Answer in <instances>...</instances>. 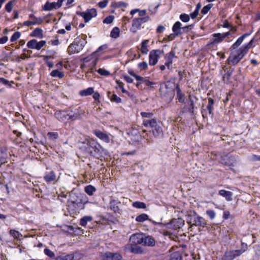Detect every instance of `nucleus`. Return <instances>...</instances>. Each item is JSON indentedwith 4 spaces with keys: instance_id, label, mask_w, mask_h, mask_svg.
<instances>
[{
    "instance_id": "obj_1",
    "label": "nucleus",
    "mask_w": 260,
    "mask_h": 260,
    "mask_svg": "<svg viewBox=\"0 0 260 260\" xmlns=\"http://www.w3.org/2000/svg\"><path fill=\"white\" fill-rule=\"evenodd\" d=\"M142 124L146 127L149 128L150 132L152 133V135L156 138H161L164 134L160 122L157 119L143 120Z\"/></svg>"
},
{
    "instance_id": "obj_2",
    "label": "nucleus",
    "mask_w": 260,
    "mask_h": 260,
    "mask_svg": "<svg viewBox=\"0 0 260 260\" xmlns=\"http://www.w3.org/2000/svg\"><path fill=\"white\" fill-rule=\"evenodd\" d=\"M87 151L95 157L99 158L102 156L105 149L96 141L91 140L88 142Z\"/></svg>"
},
{
    "instance_id": "obj_3",
    "label": "nucleus",
    "mask_w": 260,
    "mask_h": 260,
    "mask_svg": "<svg viewBox=\"0 0 260 260\" xmlns=\"http://www.w3.org/2000/svg\"><path fill=\"white\" fill-rule=\"evenodd\" d=\"M186 221L188 224L190 225L191 227L194 225L205 228L207 225L206 219L203 217L198 215L194 211L187 215Z\"/></svg>"
},
{
    "instance_id": "obj_4",
    "label": "nucleus",
    "mask_w": 260,
    "mask_h": 260,
    "mask_svg": "<svg viewBox=\"0 0 260 260\" xmlns=\"http://www.w3.org/2000/svg\"><path fill=\"white\" fill-rule=\"evenodd\" d=\"M172 85L175 86L174 83L169 81L166 83L160 84L159 91L161 96L166 98L170 101H171L174 95V90L172 87Z\"/></svg>"
},
{
    "instance_id": "obj_5",
    "label": "nucleus",
    "mask_w": 260,
    "mask_h": 260,
    "mask_svg": "<svg viewBox=\"0 0 260 260\" xmlns=\"http://www.w3.org/2000/svg\"><path fill=\"white\" fill-rule=\"evenodd\" d=\"M247 248V244L242 243L241 249L226 251L222 257V260H234L244 253Z\"/></svg>"
},
{
    "instance_id": "obj_6",
    "label": "nucleus",
    "mask_w": 260,
    "mask_h": 260,
    "mask_svg": "<svg viewBox=\"0 0 260 260\" xmlns=\"http://www.w3.org/2000/svg\"><path fill=\"white\" fill-rule=\"evenodd\" d=\"M77 14L82 17L84 19L85 22L87 23L92 18L96 16L97 11L95 9L92 8L87 10L85 12H77Z\"/></svg>"
},
{
    "instance_id": "obj_7",
    "label": "nucleus",
    "mask_w": 260,
    "mask_h": 260,
    "mask_svg": "<svg viewBox=\"0 0 260 260\" xmlns=\"http://www.w3.org/2000/svg\"><path fill=\"white\" fill-rule=\"evenodd\" d=\"M148 20V17L134 18L133 20V23L130 30L134 33L136 32L138 30L141 29L142 24L147 22Z\"/></svg>"
},
{
    "instance_id": "obj_8",
    "label": "nucleus",
    "mask_w": 260,
    "mask_h": 260,
    "mask_svg": "<svg viewBox=\"0 0 260 260\" xmlns=\"http://www.w3.org/2000/svg\"><path fill=\"white\" fill-rule=\"evenodd\" d=\"M236 162L235 157L230 153L223 154L221 156L220 162L224 165L229 167L233 166Z\"/></svg>"
},
{
    "instance_id": "obj_9",
    "label": "nucleus",
    "mask_w": 260,
    "mask_h": 260,
    "mask_svg": "<svg viewBox=\"0 0 260 260\" xmlns=\"http://www.w3.org/2000/svg\"><path fill=\"white\" fill-rule=\"evenodd\" d=\"M181 25L182 24L180 22H176L172 27V30L174 33L168 36L166 39L168 41H172L173 40L176 36L181 35L182 34V32L181 31Z\"/></svg>"
},
{
    "instance_id": "obj_10",
    "label": "nucleus",
    "mask_w": 260,
    "mask_h": 260,
    "mask_svg": "<svg viewBox=\"0 0 260 260\" xmlns=\"http://www.w3.org/2000/svg\"><path fill=\"white\" fill-rule=\"evenodd\" d=\"M164 53L163 50L159 49L153 50L150 51L149 53V63L150 66L155 65L159 57V55Z\"/></svg>"
},
{
    "instance_id": "obj_11",
    "label": "nucleus",
    "mask_w": 260,
    "mask_h": 260,
    "mask_svg": "<svg viewBox=\"0 0 260 260\" xmlns=\"http://www.w3.org/2000/svg\"><path fill=\"white\" fill-rule=\"evenodd\" d=\"M146 220H149L154 225H158L161 228H163L166 225L161 222H156L151 219H149L148 215L145 213L141 214L136 218V221L138 222H143Z\"/></svg>"
},
{
    "instance_id": "obj_12",
    "label": "nucleus",
    "mask_w": 260,
    "mask_h": 260,
    "mask_svg": "<svg viewBox=\"0 0 260 260\" xmlns=\"http://www.w3.org/2000/svg\"><path fill=\"white\" fill-rule=\"evenodd\" d=\"M103 260H121L122 256L119 252H106L102 255Z\"/></svg>"
},
{
    "instance_id": "obj_13",
    "label": "nucleus",
    "mask_w": 260,
    "mask_h": 260,
    "mask_svg": "<svg viewBox=\"0 0 260 260\" xmlns=\"http://www.w3.org/2000/svg\"><path fill=\"white\" fill-rule=\"evenodd\" d=\"M46 44L45 41L38 42L35 39L30 40L27 42V46L30 49H36L38 50H40Z\"/></svg>"
},
{
    "instance_id": "obj_14",
    "label": "nucleus",
    "mask_w": 260,
    "mask_h": 260,
    "mask_svg": "<svg viewBox=\"0 0 260 260\" xmlns=\"http://www.w3.org/2000/svg\"><path fill=\"white\" fill-rule=\"evenodd\" d=\"M213 38L209 42L208 45H213L222 42L225 39L223 34L214 33L212 35Z\"/></svg>"
},
{
    "instance_id": "obj_15",
    "label": "nucleus",
    "mask_w": 260,
    "mask_h": 260,
    "mask_svg": "<svg viewBox=\"0 0 260 260\" xmlns=\"http://www.w3.org/2000/svg\"><path fill=\"white\" fill-rule=\"evenodd\" d=\"M252 43L253 40H252L248 44L243 45V47L238 50V54L236 55L238 58V59L241 60L244 56L246 54L248 49L251 47Z\"/></svg>"
},
{
    "instance_id": "obj_16",
    "label": "nucleus",
    "mask_w": 260,
    "mask_h": 260,
    "mask_svg": "<svg viewBox=\"0 0 260 260\" xmlns=\"http://www.w3.org/2000/svg\"><path fill=\"white\" fill-rule=\"evenodd\" d=\"M82 49L81 46L75 40L67 49V51L70 55L79 53Z\"/></svg>"
},
{
    "instance_id": "obj_17",
    "label": "nucleus",
    "mask_w": 260,
    "mask_h": 260,
    "mask_svg": "<svg viewBox=\"0 0 260 260\" xmlns=\"http://www.w3.org/2000/svg\"><path fill=\"white\" fill-rule=\"evenodd\" d=\"M144 235L143 234L136 233L133 234L129 238L130 241L135 244L138 245L143 243Z\"/></svg>"
},
{
    "instance_id": "obj_18",
    "label": "nucleus",
    "mask_w": 260,
    "mask_h": 260,
    "mask_svg": "<svg viewBox=\"0 0 260 260\" xmlns=\"http://www.w3.org/2000/svg\"><path fill=\"white\" fill-rule=\"evenodd\" d=\"M194 101L192 99V96L190 94L188 95V102L185 103L184 107L183 108V110L184 112H191L192 114H194Z\"/></svg>"
},
{
    "instance_id": "obj_19",
    "label": "nucleus",
    "mask_w": 260,
    "mask_h": 260,
    "mask_svg": "<svg viewBox=\"0 0 260 260\" xmlns=\"http://www.w3.org/2000/svg\"><path fill=\"white\" fill-rule=\"evenodd\" d=\"M93 133L100 140L103 142L108 143L110 142V139L109 135L100 130L95 129L93 131Z\"/></svg>"
},
{
    "instance_id": "obj_20",
    "label": "nucleus",
    "mask_w": 260,
    "mask_h": 260,
    "mask_svg": "<svg viewBox=\"0 0 260 260\" xmlns=\"http://www.w3.org/2000/svg\"><path fill=\"white\" fill-rule=\"evenodd\" d=\"M124 249L125 250L135 254H141L143 252V250L142 247L139 246H137V245L134 246H133L131 245H126L125 246Z\"/></svg>"
},
{
    "instance_id": "obj_21",
    "label": "nucleus",
    "mask_w": 260,
    "mask_h": 260,
    "mask_svg": "<svg viewBox=\"0 0 260 260\" xmlns=\"http://www.w3.org/2000/svg\"><path fill=\"white\" fill-rule=\"evenodd\" d=\"M175 57H176V56H175V53L174 51H172L166 55L165 59L166 61L165 62V65L168 69H170L171 68V64L173 62V59Z\"/></svg>"
},
{
    "instance_id": "obj_22",
    "label": "nucleus",
    "mask_w": 260,
    "mask_h": 260,
    "mask_svg": "<svg viewBox=\"0 0 260 260\" xmlns=\"http://www.w3.org/2000/svg\"><path fill=\"white\" fill-rule=\"evenodd\" d=\"M218 193L220 196L224 198L228 202H230L233 200V193L230 191L221 189L218 191Z\"/></svg>"
},
{
    "instance_id": "obj_23",
    "label": "nucleus",
    "mask_w": 260,
    "mask_h": 260,
    "mask_svg": "<svg viewBox=\"0 0 260 260\" xmlns=\"http://www.w3.org/2000/svg\"><path fill=\"white\" fill-rule=\"evenodd\" d=\"M68 111H57L54 114L55 117L59 120H68Z\"/></svg>"
},
{
    "instance_id": "obj_24",
    "label": "nucleus",
    "mask_w": 260,
    "mask_h": 260,
    "mask_svg": "<svg viewBox=\"0 0 260 260\" xmlns=\"http://www.w3.org/2000/svg\"><path fill=\"white\" fill-rule=\"evenodd\" d=\"M144 245L148 246L153 247L155 245V240L153 237L150 236H145L144 238Z\"/></svg>"
},
{
    "instance_id": "obj_25",
    "label": "nucleus",
    "mask_w": 260,
    "mask_h": 260,
    "mask_svg": "<svg viewBox=\"0 0 260 260\" xmlns=\"http://www.w3.org/2000/svg\"><path fill=\"white\" fill-rule=\"evenodd\" d=\"M80 118V115L78 111H68V120H71L74 121Z\"/></svg>"
},
{
    "instance_id": "obj_26",
    "label": "nucleus",
    "mask_w": 260,
    "mask_h": 260,
    "mask_svg": "<svg viewBox=\"0 0 260 260\" xmlns=\"http://www.w3.org/2000/svg\"><path fill=\"white\" fill-rule=\"evenodd\" d=\"M8 154L6 149L2 148L0 150V166L7 162Z\"/></svg>"
},
{
    "instance_id": "obj_27",
    "label": "nucleus",
    "mask_w": 260,
    "mask_h": 260,
    "mask_svg": "<svg viewBox=\"0 0 260 260\" xmlns=\"http://www.w3.org/2000/svg\"><path fill=\"white\" fill-rule=\"evenodd\" d=\"M120 203V202H118L116 200H111L109 204L111 210L115 213L119 212V208L117 206V204Z\"/></svg>"
},
{
    "instance_id": "obj_28",
    "label": "nucleus",
    "mask_w": 260,
    "mask_h": 260,
    "mask_svg": "<svg viewBox=\"0 0 260 260\" xmlns=\"http://www.w3.org/2000/svg\"><path fill=\"white\" fill-rule=\"evenodd\" d=\"M175 87L177 91V99L180 103H184L185 101L184 94L182 93L181 90L178 84H176Z\"/></svg>"
},
{
    "instance_id": "obj_29",
    "label": "nucleus",
    "mask_w": 260,
    "mask_h": 260,
    "mask_svg": "<svg viewBox=\"0 0 260 260\" xmlns=\"http://www.w3.org/2000/svg\"><path fill=\"white\" fill-rule=\"evenodd\" d=\"M248 34H245L240 37H239L237 41L232 45V48L233 49H236L238 47H239L243 42V40L248 36Z\"/></svg>"
},
{
    "instance_id": "obj_30",
    "label": "nucleus",
    "mask_w": 260,
    "mask_h": 260,
    "mask_svg": "<svg viewBox=\"0 0 260 260\" xmlns=\"http://www.w3.org/2000/svg\"><path fill=\"white\" fill-rule=\"evenodd\" d=\"M56 260H74V253H70L66 255H61L58 256L56 258Z\"/></svg>"
},
{
    "instance_id": "obj_31",
    "label": "nucleus",
    "mask_w": 260,
    "mask_h": 260,
    "mask_svg": "<svg viewBox=\"0 0 260 260\" xmlns=\"http://www.w3.org/2000/svg\"><path fill=\"white\" fill-rule=\"evenodd\" d=\"M94 93V88L93 87H89L86 89L81 90L79 94L81 96H87L91 95Z\"/></svg>"
},
{
    "instance_id": "obj_32",
    "label": "nucleus",
    "mask_w": 260,
    "mask_h": 260,
    "mask_svg": "<svg viewBox=\"0 0 260 260\" xmlns=\"http://www.w3.org/2000/svg\"><path fill=\"white\" fill-rule=\"evenodd\" d=\"M149 43L148 40H145L142 41L141 43V51L142 54H147L148 52V44Z\"/></svg>"
},
{
    "instance_id": "obj_33",
    "label": "nucleus",
    "mask_w": 260,
    "mask_h": 260,
    "mask_svg": "<svg viewBox=\"0 0 260 260\" xmlns=\"http://www.w3.org/2000/svg\"><path fill=\"white\" fill-rule=\"evenodd\" d=\"M93 217L91 216H85L80 220V224L83 226H85L89 221H91Z\"/></svg>"
},
{
    "instance_id": "obj_34",
    "label": "nucleus",
    "mask_w": 260,
    "mask_h": 260,
    "mask_svg": "<svg viewBox=\"0 0 260 260\" xmlns=\"http://www.w3.org/2000/svg\"><path fill=\"white\" fill-rule=\"evenodd\" d=\"M236 56V55L230 56L228 59V64L234 66L237 64L240 60Z\"/></svg>"
},
{
    "instance_id": "obj_35",
    "label": "nucleus",
    "mask_w": 260,
    "mask_h": 260,
    "mask_svg": "<svg viewBox=\"0 0 260 260\" xmlns=\"http://www.w3.org/2000/svg\"><path fill=\"white\" fill-rule=\"evenodd\" d=\"M43 31L41 29L39 28H36L34 29V30L31 33L30 36L34 37H37L39 38H42L43 37Z\"/></svg>"
},
{
    "instance_id": "obj_36",
    "label": "nucleus",
    "mask_w": 260,
    "mask_h": 260,
    "mask_svg": "<svg viewBox=\"0 0 260 260\" xmlns=\"http://www.w3.org/2000/svg\"><path fill=\"white\" fill-rule=\"evenodd\" d=\"M214 101L213 99L212 98H209L208 99V104L207 106V109L209 111V114L212 117L213 116V106L214 105Z\"/></svg>"
},
{
    "instance_id": "obj_37",
    "label": "nucleus",
    "mask_w": 260,
    "mask_h": 260,
    "mask_svg": "<svg viewBox=\"0 0 260 260\" xmlns=\"http://www.w3.org/2000/svg\"><path fill=\"white\" fill-rule=\"evenodd\" d=\"M141 115L143 118H145L143 120L156 119L153 117V114L152 112H141Z\"/></svg>"
},
{
    "instance_id": "obj_38",
    "label": "nucleus",
    "mask_w": 260,
    "mask_h": 260,
    "mask_svg": "<svg viewBox=\"0 0 260 260\" xmlns=\"http://www.w3.org/2000/svg\"><path fill=\"white\" fill-rule=\"evenodd\" d=\"M171 223L174 224V229H177L180 228L183 225V221L181 219H174L172 220Z\"/></svg>"
},
{
    "instance_id": "obj_39",
    "label": "nucleus",
    "mask_w": 260,
    "mask_h": 260,
    "mask_svg": "<svg viewBox=\"0 0 260 260\" xmlns=\"http://www.w3.org/2000/svg\"><path fill=\"white\" fill-rule=\"evenodd\" d=\"M64 0H58L57 2L50 3V10L53 9H58L61 6Z\"/></svg>"
},
{
    "instance_id": "obj_40",
    "label": "nucleus",
    "mask_w": 260,
    "mask_h": 260,
    "mask_svg": "<svg viewBox=\"0 0 260 260\" xmlns=\"http://www.w3.org/2000/svg\"><path fill=\"white\" fill-rule=\"evenodd\" d=\"M86 36H84V38H77L75 39L76 42L81 46V48L83 49V47L85 46L87 42L86 41Z\"/></svg>"
},
{
    "instance_id": "obj_41",
    "label": "nucleus",
    "mask_w": 260,
    "mask_h": 260,
    "mask_svg": "<svg viewBox=\"0 0 260 260\" xmlns=\"http://www.w3.org/2000/svg\"><path fill=\"white\" fill-rule=\"evenodd\" d=\"M254 251L255 253L253 255V259L260 260V244L255 246Z\"/></svg>"
},
{
    "instance_id": "obj_42",
    "label": "nucleus",
    "mask_w": 260,
    "mask_h": 260,
    "mask_svg": "<svg viewBox=\"0 0 260 260\" xmlns=\"http://www.w3.org/2000/svg\"><path fill=\"white\" fill-rule=\"evenodd\" d=\"M95 191V188L91 185H88L85 187V191L89 196L93 195Z\"/></svg>"
},
{
    "instance_id": "obj_43",
    "label": "nucleus",
    "mask_w": 260,
    "mask_h": 260,
    "mask_svg": "<svg viewBox=\"0 0 260 260\" xmlns=\"http://www.w3.org/2000/svg\"><path fill=\"white\" fill-rule=\"evenodd\" d=\"M10 234L17 240H20V237L22 236V234L18 231L15 230H11Z\"/></svg>"
},
{
    "instance_id": "obj_44",
    "label": "nucleus",
    "mask_w": 260,
    "mask_h": 260,
    "mask_svg": "<svg viewBox=\"0 0 260 260\" xmlns=\"http://www.w3.org/2000/svg\"><path fill=\"white\" fill-rule=\"evenodd\" d=\"M120 33V29L117 27H115L111 31L110 36L113 38H117L119 37Z\"/></svg>"
},
{
    "instance_id": "obj_45",
    "label": "nucleus",
    "mask_w": 260,
    "mask_h": 260,
    "mask_svg": "<svg viewBox=\"0 0 260 260\" xmlns=\"http://www.w3.org/2000/svg\"><path fill=\"white\" fill-rule=\"evenodd\" d=\"M50 74L52 77H58L59 78H62L64 76L63 73L59 71L58 70H53Z\"/></svg>"
},
{
    "instance_id": "obj_46",
    "label": "nucleus",
    "mask_w": 260,
    "mask_h": 260,
    "mask_svg": "<svg viewBox=\"0 0 260 260\" xmlns=\"http://www.w3.org/2000/svg\"><path fill=\"white\" fill-rule=\"evenodd\" d=\"M170 260H182V256L180 252L176 251L171 254Z\"/></svg>"
},
{
    "instance_id": "obj_47",
    "label": "nucleus",
    "mask_w": 260,
    "mask_h": 260,
    "mask_svg": "<svg viewBox=\"0 0 260 260\" xmlns=\"http://www.w3.org/2000/svg\"><path fill=\"white\" fill-rule=\"evenodd\" d=\"M133 206L138 209H145L146 208V205L144 203L138 201L134 202Z\"/></svg>"
},
{
    "instance_id": "obj_48",
    "label": "nucleus",
    "mask_w": 260,
    "mask_h": 260,
    "mask_svg": "<svg viewBox=\"0 0 260 260\" xmlns=\"http://www.w3.org/2000/svg\"><path fill=\"white\" fill-rule=\"evenodd\" d=\"M110 93H109V97L112 102H115L116 103H120L121 102V99L117 96V95L115 94H112L111 96H110Z\"/></svg>"
},
{
    "instance_id": "obj_49",
    "label": "nucleus",
    "mask_w": 260,
    "mask_h": 260,
    "mask_svg": "<svg viewBox=\"0 0 260 260\" xmlns=\"http://www.w3.org/2000/svg\"><path fill=\"white\" fill-rule=\"evenodd\" d=\"M232 72L233 71H229L224 75H223L222 80L224 82L228 83L229 82L230 77L232 75Z\"/></svg>"
},
{
    "instance_id": "obj_50",
    "label": "nucleus",
    "mask_w": 260,
    "mask_h": 260,
    "mask_svg": "<svg viewBox=\"0 0 260 260\" xmlns=\"http://www.w3.org/2000/svg\"><path fill=\"white\" fill-rule=\"evenodd\" d=\"M212 7H213V4H208V5L204 6L201 11L202 14H207L209 11V10L212 8Z\"/></svg>"
},
{
    "instance_id": "obj_51",
    "label": "nucleus",
    "mask_w": 260,
    "mask_h": 260,
    "mask_svg": "<svg viewBox=\"0 0 260 260\" xmlns=\"http://www.w3.org/2000/svg\"><path fill=\"white\" fill-rule=\"evenodd\" d=\"M21 33L19 31H16L12 36L10 41L11 42H14L17 40L20 37Z\"/></svg>"
},
{
    "instance_id": "obj_52",
    "label": "nucleus",
    "mask_w": 260,
    "mask_h": 260,
    "mask_svg": "<svg viewBox=\"0 0 260 260\" xmlns=\"http://www.w3.org/2000/svg\"><path fill=\"white\" fill-rule=\"evenodd\" d=\"M39 21L38 20H37L36 21L34 20H28L24 22L23 25L25 26H30L31 25H36V24H39Z\"/></svg>"
},
{
    "instance_id": "obj_53",
    "label": "nucleus",
    "mask_w": 260,
    "mask_h": 260,
    "mask_svg": "<svg viewBox=\"0 0 260 260\" xmlns=\"http://www.w3.org/2000/svg\"><path fill=\"white\" fill-rule=\"evenodd\" d=\"M206 213L211 219H213L215 217L216 213L214 210H208L206 211Z\"/></svg>"
},
{
    "instance_id": "obj_54",
    "label": "nucleus",
    "mask_w": 260,
    "mask_h": 260,
    "mask_svg": "<svg viewBox=\"0 0 260 260\" xmlns=\"http://www.w3.org/2000/svg\"><path fill=\"white\" fill-rule=\"evenodd\" d=\"M222 26L224 28H229L232 30L234 29V31H236L237 28L235 26L230 25L227 20H225L222 25Z\"/></svg>"
},
{
    "instance_id": "obj_55",
    "label": "nucleus",
    "mask_w": 260,
    "mask_h": 260,
    "mask_svg": "<svg viewBox=\"0 0 260 260\" xmlns=\"http://www.w3.org/2000/svg\"><path fill=\"white\" fill-rule=\"evenodd\" d=\"M180 20L184 22H187L189 21L190 18L188 15L186 14H182L180 15Z\"/></svg>"
},
{
    "instance_id": "obj_56",
    "label": "nucleus",
    "mask_w": 260,
    "mask_h": 260,
    "mask_svg": "<svg viewBox=\"0 0 260 260\" xmlns=\"http://www.w3.org/2000/svg\"><path fill=\"white\" fill-rule=\"evenodd\" d=\"M13 8V1H10L5 6L6 10L9 12L10 13Z\"/></svg>"
},
{
    "instance_id": "obj_57",
    "label": "nucleus",
    "mask_w": 260,
    "mask_h": 260,
    "mask_svg": "<svg viewBox=\"0 0 260 260\" xmlns=\"http://www.w3.org/2000/svg\"><path fill=\"white\" fill-rule=\"evenodd\" d=\"M114 18L113 16L110 15L104 19L103 22L106 24H110L113 21Z\"/></svg>"
},
{
    "instance_id": "obj_58",
    "label": "nucleus",
    "mask_w": 260,
    "mask_h": 260,
    "mask_svg": "<svg viewBox=\"0 0 260 260\" xmlns=\"http://www.w3.org/2000/svg\"><path fill=\"white\" fill-rule=\"evenodd\" d=\"M58 178V177H57L54 172L51 171L50 172V182L51 181H54V182L57 181Z\"/></svg>"
},
{
    "instance_id": "obj_59",
    "label": "nucleus",
    "mask_w": 260,
    "mask_h": 260,
    "mask_svg": "<svg viewBox=\"0 0 260 260\" xmlns=\"http://www.w3.org/2000/svg\"><path fill=\"white\" fill-rule=\"evenodd\" d=\"M98 72L101 74V75L103 76H109L110 75V72L108 71H107L103 69H99L98 70Z\"/></svg>"
},
{
    "instance_id": "obj_60",
    "label": "nucleus",
    "mask_w": 260,
    "mask_h": 260,
    "mask_svg": "<svg viewBox=\"0 0 260 260\" xmlns=\"http://www.w3.org/2000/svg\"><path fill=\"white\" fill-rule=\"evenodd\" d=\"M138 67L141 70H145L147 68L148 64L146 62L143 61L138 64Z\"/></svg>"
},
{
    "instance_id": "obj_61",
    "label": "nucleus",
    "mask_w": 260,
    "mask_h": 260,
    "mask_svg": "<svg viewBox=\"0 0 260 260\" xmlns=\"http://www.w3.org/2000/svg\"><path fill=\"white\" fill-rule=\"evenodd\" d=\"M108 3V0H104V1L100 2L98 5L100 8L103 9L106 7Z\"/></svg>"
},
{
    "instance_id": "obj_62",
    "label": "nucleus",
    "mask_w": 260,
    "mask_h": 260,
    "mask_svg": "<svg viewBox=\"0 0 260 260\" xmlns=\"http://www.w3.org/2000/svg\"><path fill=\"white\" fill-rule=\"evenodd\" d=\"M29 19H30V20H34V21H36L37 20H40L39 21V24H40L42 21H43V19L41 18H37L35 16V15L34 14H30L29 15Z\"/></svg>"
},
{
    "instance_id": "obj_63",
    "label": "nucleus",
    "mask_w": 260,
    "mask_h": 260,
    "mask_svg": "<svg viewBox=\"0 0 260 260\" xmlns=\"http://www.w3.org/2000/svg\"><path fill=\"white\" fill-rule=\"evenodd\" d=\"M116 83L118 85V86L119 88H120L121 89V91L122 93H127L128 92L127 91H126L123 87V84L122 83V82H121V81H116Z\"/></svg>"
},
{
    "instance_id": "obj_64",
    "label": "nucleus",
    "mask_w": 260,
    "mask_h": 260,
    "mask_svg": "<svg viewBox=\"0 0 260 260\" xmlns=\"http://www.w3.org/2000/svg\"><path fill=\"white\" fill-rule=\"evenodd\" d=\"M58 37L57 36H55L54 37V39H52L51 40V44L53 46H57L59 44V41L58 39Z\"/></svg>"
}]
</instances>
